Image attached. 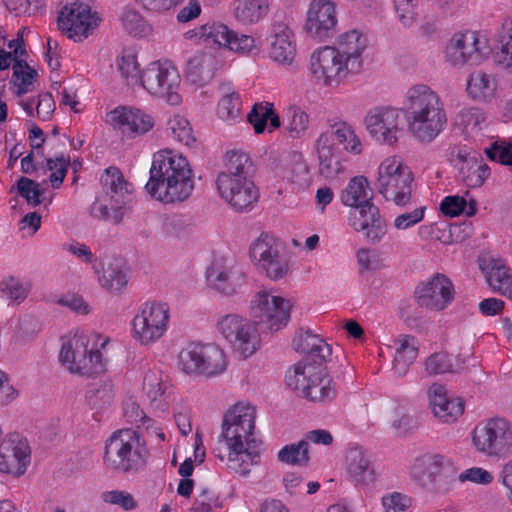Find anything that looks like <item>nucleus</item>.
Here are the masks:
<instances>
[{"label":"nucleus","instance_id":"nucleus-18","mask_svg":"<svg viewBox=\"0 0 512 512\" xmlns=\"http://www.w3.org/2000/svg\"><path fill=\"white\" fill-rule=\"evenodd\" d=\"M400 112L390 107L374 108L365 117L368 133L376 141L393 145L398 141L400 128Z\"/></svg>","mask_w":512,"mask_h":512},{"label":"nucleus","instance_id":"nucleus-47","mask_svg":"<svg viewBox=\"0 0 512 512\" xmlns=\"http://www.w3.org/2000/svg\"><path fill=\"white\" fill-rule=\"evenodd\" d=\"M278 460L291 465H306L309 460L307 440L301 439L298 443L285 445L278 452Z\"/></svg>","mask_w":512,"mask_h":512},{"label":"nucleus","instance_id":"nucleus-63","mask_svg":"<svg viewBox=\"0 0 512 512\" xmlns=\"http://www.w3.org/2000/svg\"><path fill=\"white\" fill-rule=\"evenodd\" d=\"M119 70L127 80V84H134L140 80L138 63L135 55H123L119 61Z\"/></svg>","mask_w":512,"mask_h":512},{"label":"nucleus","instance_id":"nucleus-41","mask_svg":"<svg viewBox=\"0 0 512 512\" xmlns=\"http://www.w3.org/2000/svg\"><path fill=\"white\" fill-rule=\"evenodd\" d=\"M206 278L210 286L223 294L232 295L236 292L237 283L231 268L214 262L208 268Z\"/></svg>","mask_w":512,"mask_h":512},{"label":"nucleus","instance_id":"nucleus-22","mask_svg":"<svg viewBox=\"0 0 512 512\" xmlns=\"http://www.w3.org/2000/svg\"><path fill=\"white\" fill-rule=\"evenodd\" d=\"M478 44L475 32L457 33L446 46L445 58L452 66L478 65L482 61Z\"/></svg>","mask_w":512,"mask_h":512},{"label":"nucleus","instance_id":"nucleus-37","mask_svg":"<svg viewBox=\"0 0 512 512\" xmlns=\"http://www.w3.org/2000/svg\"><path fill=\"white\" fill-rule=\"evenodd\" d=\"M497 82L495 78L485 72L476 71L471 74L467 82L468 94L477 101H491L496 94Z\"/></svg>","mask_w":512,"mask_h":512},{"label":"nucleus","instance_id":"nucleus-35","mask_svg":"<svg viewBox=\"0 0 512 512\" xmlns=\"http://www.w3.org/2000/svg\"><path fill=\"white\" fill-rule=\"evenodd\" d=\"M126 271V265L122 258L108 259L103 263L99 281L107 290L119 292L128 282Z\"/></svg>","mask_w":512,"mask_h":512},{"label":"nucleus","instance_id":"nucleus-12","mask_svg":"<svg viewBox=\"0 0 512 512\" xmlns=\"http://www.w3.org/2000/svg\"><path fill=\"white\" fill-rule=\"evenodd\" d=\"M140 83L151 95L163 98L171 105H178L180 76L177 69L168 62L149 64L140 74Z\"/></svg>","mask_w":512,"mask_h":512},{"label":"nucleus","instance_id":"nucleus-45","mask_svg":"<svg viewBox=\"0 0 512 512\" xmlns=\"http://www.w3.org/2000/svg\"><path fill=\"white\" fill-rule=\"evenodd\" d=\"M222 98L219 100L217 113L224 121H233L239 117L241 100L240 95L231 90L229 85H222Z\"/></svg>","mask_w":512,"mask_h":512},{"label":"nucleus","instance_id":"nucleus-38","mask_svg":"<svg viewBox=\"0 0 512 512\" xmlns=\"http://www.w3.org/2000/svg\"><path fill=\"white\" fill-rule=\"evenodd\" d=\"M247 120L253 126L256 134L265 131L268 121L272 129L281 126L280 118L274 110V104L270 102L255 103L247 116Z\"/></svg>","mask_w":512,"mask_h":512},{"label":"nucleus","instance_id":"nucleus-39","mask_svg":"<svg viewBox=\"0 0 512 512\" xmlns=\"http://www.w3.org/2000/svg\"><path fill=\"white\" fill-rule=\"evenodd\" d=\"M321 366L308 362V359L298 362L294 365L293 369L288 370L286 373L285 381L287 386L292 390L301 391L303 394L304 388L310 384Z\"/></svg>","mask_w":512,"mask_h":512},{"label":"nucleus","instance_id":"nucleus-36","mask_svg":"<svg viewBox=\"0 0 512 512\" xmlns=\"http://www.w3.org/2000/svg\"><path fill=\"white\" fill-rule=\"evenodd\" d=\"M269 0H235L234 16L244 25L256 24L269 12Z\"/></svg>","mask_w":512,"mask_h":512},{"label":"nucleus","instance_id":"nucleus-32","mask_svg":"<svg viewBox=\"0 0 512 512\" xmlns=\"http://www.w3.org/2000/svg\"><path fill=\"white\" fill-rule=\"evenodd\" d=\"M372 198L370 184L365 176L351 178L340 194L341 202L352 209L371 202Z\"/></svg>","mask_w":512,"mask_h":512},{"label":"nucleus","instance_id":"nucleus-46","mask_svg":"<svg viewBox=\"0 0 512 512\" xmlns=\"http://www.w3.org/2000/svg\"><path fill=\"white\" fill-rule=\"evenodd\" d=\"M21 63V61H17L12 64L13 75L10 83L17 87V96H22L29 92L33 81L37 76V71L27 62H23V64Z\"/></svg>","mask_w":512,"mask_h":512},{"label":"nucleus","instance_id":"nucleus-4","mask_svg":"<svg viewBox=\"0 0 512 512\" xmlns=\"http://www.w3.org/2000/svg\"><path fill=\"white\" fill-rule=\"evenodd\" d=\"M413 480L434 495H446L458 482V471L450 458L441 454H425L415 460Z\"/></svg>","mask_w":512,"mask_h":512},{"label":"nucleus","instance_id":"nucleus-11","mask_svg":"<svg viewBox=\"0 0 512 512\" xmlns=\"http://www.w3.org/2000/svg\"><path fill=\"white\" fill-rule=\"evenodd\" d=\"M256 410L250 405L236 404L223 418L221 437L228 447H242L261 442L254 437Z\"/></svg>","mask_w":512,"mask_h":512},{"label":"nucleus","instance_id":"nucleus-19","mask_svg":"<svg viewBox=\"0 0 512 512\" xmlns=\"http://www.w3.org/2000/svg\"><path fill=\"white\" fill-rule=\"evenodd\" d=\"M348 220L349 225L356 232H364L366 240L372 244L379 243L387 232L386 222L372 201L352 209Z\"/></svg>","mask_w":512,"mask_h":512},{"label":"nucleus","instance_id":"nucleus-15","mask_svg":"<svg viewBox=\"0 0 512 512\" xmlns=\"http://www.w3.org/2000/svg\"><path fill=\"white\" fill-rule=\"evenodd\" d=\"M100 18L89 5L73 2L65 5L58 15V28L69 39L81 42L98 27Z\"/></svg>","mask_w":512,"mask_h":512},{"label":"nucleus","instance_id":"nucleus-48","mask_svg":"<svg viewBox=\"0 0 512 512\" xmlns=\"http://www.w3.org/2000/svg\"><path fill=\"white\" fill-rule=\"evenodd\" d=\"M203 42L207 45H217L219 48H227L232 30L222 23H207L201 26Z\"/></svg>","mask_w":512,"mask_h":512},{"label":"nucleus","instance_id":"nucleus-49","mask_svg":"<svg viewBox=\"0 0 512 512\" xmlns=\"http://www.w3.org/2000/svg\"><path fill=\"white\" fill-rule=\"evenodd\" d=\"M167 129L171 131L174 139L186 146L191 147L196 143V138L189 121L181 115H174L170 118L167 123Z\"/></svg>","mask_w":512,"mask_h":512},{"label":"nucleus","instance_id":"nucleus-6","mask_svg":"<svg viewBox=\"0 0 512 512\" xmlns=\"http://www.w3.org/2000/svg\"><path fill=\"white\" fill-rule=\"evenodd\" d=\"M413 173L397 157L385 159L378 168L377 190L386 199L398 206H405L411 200Z\"/></svg>","mask_w":512,"mask_h":512},{"label":"nucleus","instance_id":"nucleus-60","mask_svg":"<svg viewBox=\"0 0 512 512\" xmlns=\"http://www.w3.org/2000/svg\"><path fill=\"white\" fill-rule=\"evenodd\" d=\"M501 52L498 54V61L509 66L512 63V19L502 25L500 32Z\"/></svg>","mask_w":512,"mask_h":512},{"label":"nucleus","instance_id":"nucleus-56","mask_svg":"<svg viewBox=\"0 0 512 512\" xmlns=\"http://www.w3.org/2000/svg\"><path fill=\"white\" fill-rule=\"evenodd\" d=\"M17 193L23 197L28 204L38 206L42 203L44 192L38 182L27 177H21L17 181Z\"/></svg>","mask_w":512,"mask_h":512},{"label":"nucleus","instance_id":"nucleus-16","mask_svg":"<svg viewBox=\"0 0 512 512\" xmlns=\"http://www.w3.org/2000/svg\"><path fill=\"white\" fill-rule=\"evenodd\" d=\"M310 70L325 86H338L348 75L358 73L332 46L322 47L311 55Z\"/></svg>","mask_w":512,"mask_h":512},{"label":"nucleus","instance_id":"nucleus-42","mask_svg":"<svg viewBox=\"0 0 512 512\" xmlns=\"http://www.w3.org/2000/svg\"><path fill=\"white\" fill-rule=\"evenodd\" d=\"M280 252L277 239L266 233H262L250 246V257L257 267Z\"/></svg>","mask_w":512,"mask_h":512},{"label":"nucleus","instance_id":"nucleus-44","mask_svg":"<svg viewBox=\"0 0 512 512\" xmlns=\"http://www.w3.org/2000/svg\"><path fill=\"white\" fill-rule=\"evenodd\" d=\"M328 124L343 150L353 154H359L361 152V142L348 123L343 121L333 122L329 119Z\"/></svg>","mask_w":512,"mask_h":512},{"label":"nucleus","instance_id":"nucleus-43","mask_svg":"<svg viewBox=\"0 0 512 512\" xmlns=\"http://www.w3.org/2000/svg\"><path fill=\"white\" fill-rule=\"evenodd\" d=\"M322 366L308 386L304 388L303 396L311 401L326 402L336 396V389L331 386V379L325 377Z\"/></svg>","mask_w":512,"mask_h":512},{"label":"nucleus","instance_id":"nucleus-61","mask_svg":"<svg viewBox=\"0 0 512 512\" xmlns=\"http://www.w3.org/2000/svg\"><path fill=\"white\" fill-rule=\"evenodd\" d=\"M2 291L10 300L22 302L28 296L30 284H24L20 280L11 277L2 283Z\"/></svg>","mask_w":512,"mask_h":512},{"label":"nucleus","instance_id":"nucleus-1","mask_svg":"<svg viewBox=\"0 0 512 512\" xmlns=\"http://www.w3.org/2000/svg\"><path fill=\"white\" fill-rule=\"evenodd\" d=\"M145 185L146 192L165 204L187 200L195 186L194 173L186 157L165 149L154 154Z\"/></svg>","mask_w":512,"mask_h":512},{"label":"nucleus","instance_id":"nucleus-13","mask_svg":"<svg viewBox=\"0 0 512 512\" xmlns=\"http://www.w3.org/2000/svg\"><path fill=\"white\" fill-rule=\"evenodd\" d=\"M169 306L163 302H146L132 321L133 338L143 345L160 339L167 330Z\"/></svg>","mask_w":512,"mask_h":512},{"label":"nucleus","instance_id":"nucleus-64","mask_svg":"<svg viewBox=\"0 0 512 512\" xmlns=\"http://www.w3.org/2000/svg\"><path fill=\"white\" fill-rule=\"evenodd\" d=\"M485 119V114L476 107L464 108L457 116V120L461 125L471 129L480 128Z\"/></svg>","mask_w":512,"mask_h":512},{"label":"nucleus","instance_id":"nucleus-30","mask_svg":"<svg viewBox=\"0 0 512 512\" xmlns=\"http://www.w3.org/2000/svg\"><path fill=\"white\" fill-rule=\"evenodd\" d=\"M293 346L297 352L307 354L306 359L312 360V364L322 365L332 354L331 346L309 330L296 334Z\"/></svg>","mask_w":512,"mask_h":512},{"label":"nucleus","instance_id":"nucleus-14","mask_svg":"<svg viewBox=\"0 0 512 512\" xmlns=\"http://www.w3.org/2000/svg\"><path fill=\"white\" fill-rule=\"evenodd\" d=\"M250 314L256 324L278 331L290 318V303L283 297L259 291L251 301Z\"/></svg>","mask_w":512,"mask_h":512},{"label":"nucleus","instance_id":"nucleus-27","mask_svg":"<svg viewBox=\"0 0 512 512\" xmlns=\"http://www.w3.org/2000/svg\"><path fill=\"white\" fill-rule=\"evenodd\" d=\"M140 438L136 431L132 429H122L114 432L107 440L104 452V462L112 470H115L117 464L123 461L122 455L128 450L139 449Z\"/></svg>","mask_w":512,"mask_h":512},{"label":"nucleus","instance_id":"nucleus-25","mask_svg":"<svg viewBox=\"0 0 512 512\" xmlns=\"http://www.w3.org/2000/svg\"><path fill=\"white\" fill-rule=\"evenodd\" d=\"M432 412L443 423L455 422L464 412L461 398H449L443 385L434 383L428 389Z\"/></svg>","mask_w":512,"mask_h":512},{"label":"nucleus","instance_id":"nucleus-9","mask_svg":"<svg viewBox=\"0 0 512 512\" xmlns=\"http://www.w3.org/2000/svg\"><path fill=\"white\" fill-rule=\"evenodd\" d=\"M88 343V337L81 334L62 345L59 359L71 373L92 376L104 370L101 352L89 349Z\"/></svg>","mask_w":512,"mask_h":512},{"label":"nucleus","instance_id":"nucleus-62","mask_svg":"<svg viewBox=\"0 0 512 512\" xmlns=\"http://www.w3.org/2000/svg\"><path fill=\"white\" fill-rule=\"evenodd\" d=\"M485 152L491 160L512 166V143L494 142Z\"/></svg>","mask_w":512,"mask_h":512},{"label":"nucleus","instance_id":"nucleus-51","mask_svg":"<svg viewBox=\"0 0 512 512\" xmlns=\"http://www.w3.org/2000/svg\"><path fill=\"white\" fill-rule=\"evenodd\" d=\"M148 452L144 446H139V449L131 450V456L128 450L123 453V461L117 464L114 471L119 473H136L142 470L146 465V458Z\"/></svg>","mask_w":512,"mask_h":512},{"label":"nucleus","instance_id":"nucleus-28","mask_svg":"<svg viewBox=\"0 0 512 512\" xmlns=\"http://www.w3.org/2000/svg\"><path fill=\"white\" fill-rule=\"evenodd\" d=\"M347 473L356 486H370L377 475L366 451L361 447L350 448L346 455Z\"/></svg>","mask_w":512,"mask_h":512},{"label":"nucleus","instance_id":"nucleus-17","mask_svg":"<svg viewBox=\"0 0 512 512\" xmlns=\"http://www.w3.org/2000/svg\"><path fill=\"white\" fill-rule=\"evenodd\" d=\"M455 298L452 281L444 274L436 273L420 282L414 291L416 304L423 309L440 312L446 309Z\"/></svg>","mask_w":512,"mask_h":512},{"label":"nucleus","instance_id":"nucleus-7","mask_svg":"<svg viewBox=\"0 0 512 512\" xmlns=\"http://www.w3.org/2000/svg\"><path fill=\"white\" fill-rule=\"evenodd\" d=\"M472 445L481 454L506 457L512 450V425L495 417L477 424L471 433Z\"/></svg>","mask_w":512,"mask_h":512},{"label":"nucleus","instance_id":"nucleus-55","mask_svg":"<svg viewBox=\"0 0 512 512\" xmlns=\"http://www.w3.org/2000/svg\"><path fill=\"white\" fill-rule=\"evenodd\" d=\"M425 370L429 375L454 372L453 358L446 352H437L425 361Z\"/></svg>","mask_w":512,"mask_h":512},{"label":"nucleus","instance_id":"nucleus-26","mask_svg":"<svg viewBox=\"0 0 512 512\" xmlns=\"http://www.w3.org/2000/svg\"><path fill=\"white\" fill-rule=\"evenodd\" d=\"M220 66L221 60L211 51L196 53L187 61V80L203 87L212 81Z\"/></svg>","mask_w":512,"mask_h":512},{"label":"nucleus","instance_id":"nucleus-52","mask_svg":"<svg viewBox=\"0 0 512 512\" xmlns=\"http://www.w3.org/2000/svg\"><path fill=\"white\" fill-rule=\"evenodd\" d=\"M143 390L146 392L151 404L156 408L163 407L164 388L162 377L157 371H148L143 379Z\"/></svg>","mask_w":512,"mask_h":512},{"label":"nucleus","instance_id":"nucleus-54","mask_svg":"<svg viewBox=\"0 0 512 512\" xmlns=\"http://www.w3.org/2000/svg\"><path fill=\"white\" fill-rule=\"evenodd\" d=\"M290 120L287 131L291 138L304 137L309 127V116L299 107H291L289 110Z\"/></svg>","mask_w":512,"mask_h":512},{"label":"nucleus","instance_id":"nucleus-34","mask_svg":"<svg viewBox=\"0 0 512 512\" xmlns=\"http://www.w3.org/2000/svg\"><path fill=\"white\" fill-rule=\"evenodd\" d=\"M458 178L469 188L483 185L489 176V168L476 157H464L459 159Z\"/></svg>","mask_w":512,"mask_h":512},{"label":"nucleus","instance_id":"nucleus-53","mask_svg":"<svg viewBox=\"0 0 512 512\" xmlns=\"http://www.w3.org/2000/svg\"><path fill=\"white\" fill-rule=\"evenodd\" d=\"M319 158V171L326 178H332L344 170L341 162V153L329 150L316 149Z\"/></svg>","mask_w":512,"mask_h":512},{"label":"nucleus","instance_id":"nucleus-10","mask_svg":"<svg viewBox=\"0 0 512 512\" xmlns=\"http://www.w3.org/2000/svg\"><path fill=\"white\" fill-rule=\"evenodd\" d=\"M217 329L234 351L244 359L253 355L260 347V335L256 323L240 315L227 314L220 317L217 321Z\"/></svg>","mask_w":512,"mask_h":512},{"label":"nucleus","instance_id":"nucleus-23","mask_svg":"<svg viewBox=\"0 0 512 512\" xmlns=\"http://www.w3.org/2000/svg\"><path fill=\"white\" fill-rule=\"evenodd\" d=\"M30 447L25 440L11 436L0 443V472L15 477L23 475L30 464Z\"/></svg>","mask_w":512,"mask_h":512},{"label":"nucleus","instance_id":"nucleus-21","mask_svg":"<svg viewBox=\"0 0 512 512\" xmlns=\"http://www.w3.org/2000/svg\"><path fill=\"white\" fill-rule=\"evenodd\" d=\"M337 25L335 4L330 0H313L307 11L305 28L308 34L320 40L332 37Z\"/></svg>","mask_w":512,"mask_h":512},{"label":"nucleus","instance_id":"nucleus-29","mask_svg":"<svg viewBox=\"0 0 512 512\" xmlns=\"http://www.w3.org/2000/svg\"><path fill=\"white\" fill-rule=\"evenodd\" d=\"M332 47L350 64V69L360 72L362 53L367 47V39L360 31L353 29L342 33Z\"/></svg>","mask_w":512,"mask_h":512},{"label":"nucleus","instance_id":"nucleus-31","mask_svg":"<svg viewBox=\"0 0 512 512\" xmlns=\"http://www.w3.org/2000/svg\"><path fill=\"white\" fill-rule=\"evenodd\" d=\"M229 455L227 467L234 473L241 476L249 474L251 467L256 464L260 457V446L228 447Z\"/></svg>","mask_w":512,"mask_h":512},{"label":"nucleus","instance_id":"nucleus-40","mask_svg":"<svg viewBox=\"0 0 512 512\" xmlns=\"http://www.w3.org/2000/svg\"><path fill=\"white\" fill-rule=\"evenodd\" d=\"M115 396L114 383L111 379H103L98 384L92 385L86 399L91 410L96 413L111 406Z\"/></svg>","mask_w":512,"mask_h":512},{"label":"nucleus","instance_id":"nucleus-58","mask_svg":"<svg viewBox=\"0 0 512 512\" xmlns=\"http://www.w3.org/2000/svg\"><path fill=\"white\" fill-rule=\"evenodd\" d=\"M46 164L47 169L52 171L49 176L51 186L55 189H58L65 179L68 166L70 165V159L61 154L55 159L48 158L46 160Z\"/></svg>","mask_w":512,"mask_h":512},{"label":"nucleus","instance_id":"nucleus-8","mask_svg":"<svg viewBox=\"0 0 512 512\" xmlns=\"http://www.w3.org/2000/svg\"><path fill=\"white\" fill-rule=\"evenodd\" d=\"M179 366L187 374L213 377L225 371L227 361L214 344L190 343L179 353Z\"/></svg>","mask_w":512,"mask_h":512},{"label":"nucleus","instance_id":"nucleus-57","mask_svg":"<svg viewBox=\"0 0 512 512\" xmlns=\"http://www.w3.org/2000/svg\"><path fill=\"white\" fill-rule=\"evenodd\" d=\"M257 268L269 279L276 281L284 278L288 274L289 264L280 252L276 257L270 258Z\"/></svg>","mask_w":512,"mask_h":512},{"label":"nucleus","instance_id":"nucleus-24","mask_svg":"<svg viewBox=\"0 0 512 512\" xmlns=\"http://www.w3.org/2000/svg\"><path fill=\"white\" fill-rule=\"evenodd\" d=\"M110 121L130 138L145 134L154 126V120L149 114L132 108L115 109L110 115Z\"/></svg>","mask_w":512,"mask_h":512},{"label":"nucleus","instance_id":"nucleus-3","mask_svg":"<svg viewBox=\"0 0 512 512\" xmlns=\"http://www.w3.org/2000/svg\"><path fill=\"white\" fill-rule=\"evenodd\" d=\"M252 161L243 151L226 154L225 168L217 176L216 184L221 197L236 211H244L258 200L259 193L250 177Z\"/></svg>","mask_w":512,"mask_h":512},{"label":"nucleus","instance_id":"nucleus-20","mask_svg":"<svg viewBox=\"0 0 512 512\" xmlns=\"http://www.w3.org/2000/svg\"><path fill=\"white\" fill-rule=\"evenodd\" d=\"M269 42V58L280 66H291L296 57L295 35L283 20H274L271 24Z\"/></svg>","mask_w":512,"mask_h":512},{"label":"nucleus","instance_id":"nucleus-33","mask_svg":"<svg viewBox=\"0 0 512 512\" xmlns=\"http://www.w3.org/2000/svg\"><path fill=\"white\" fill-rule=\"evenodd\" d=\"M486 280L493 291L512 297V275L501 259H492L487 266H481Z\"/></svg>","mask_w":512,"mask_h":512},{"label":"nucleus","instance_id":"nucleus-59","mask_svg":"<svg viewBox=\"0 0 512 512\" xmlns=\"http://www.w3.org/2000/svg\"><path fill=\"white\" fill-rule=\"evenodd\" d=\"M101 500L104 503L117 505L125 511H131L137 508L138 503L133 495L124 490H111L101 493Z\"/></svg>","mask_w":512,"mask_h":512},{"label":"nucleus","instance_id":"nucleus-50","mask_svg":"<svg viewBox=\"0 0 512 512\" xmlns=\"http://www.w3.org/2000/svg\"><path fill=\"white\" fill-rule=\"evenodd\" d=\"M121 21L124 29L131 35L143 37L151 32V26L144 17L134 9H124Z\"/></svg>","mask_w":512,"mask_h":512},{"label":"nucleus","instance_id":"nucleus-2","mask_svg":"<svg viewBox=\"0 0 512 512\" xmlns=\"http://www.w3.org/2000/svg\"><path fill=\"white\" fill-rule=\"evenodd\" d=\"M404 111L408 130L420 143H431L447 125L444 102L425 84H416L407 90Z\"/></svg>","mask_w":512,"mask_h":512},{"label":"nucleus","instance_id":"nucleus-5","mask_svg":"<svg viewBox=\"0 0 512 512\" xmlns=\"http://www.w3.org/2000/svg\"><path fill=\"white\" fill-rule=\"evenodd\" d=\"M101 183L110 198V207L98 200L90 207L92 217L118 225L130 210L133 186L116 167H109L101 176Z\"/></svg>","mask_w":512,"mask_h":512}]
</instances>
